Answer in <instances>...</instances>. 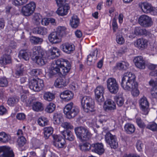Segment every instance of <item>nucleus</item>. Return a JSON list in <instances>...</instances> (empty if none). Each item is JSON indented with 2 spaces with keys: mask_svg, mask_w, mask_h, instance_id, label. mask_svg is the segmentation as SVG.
<instances>
[{
  "mask_svg": "<svg viewBox=\"0 0 157 157\" xmlns=\"http://www.w3.org/2000/svg\"><path fill=\"white\" fill-rule=\"evenodd\" d=\"M121 85L122 88L127 91H131L134 97H137L139 94L138 84L136 80V76L130 72L124 73L122 76Z\"/></svg>",
  "mask_w": 157,
  "mask_h": 157,
  "instance_id": "obj_1",
  "label": "nucleus"
},
{
  "mask_svg": "<svg viewBox=\"0 0 157 157\" xmlns=\"http://www.w3.org/2000/svg\"><path fill=\"white\" fill-rule=\"evenodd\" d=\"M71 67V65L67 60L59 59L56 60L55 63L52 65L48 71V75L52 78L58 73L63 74L66 75L68 73Z\"/></svg>",
  "mask_w": 157,
  "mask_h": 157,
  "instance_id": "obj_2",
  "label": "nucleus"
},
{
  "mask_svg": "<svg viewBox=\"0 0 157 157\" xmlns=\"http://www.w3.org/2000/svg\"><path fill=\"white\" fill-rule=\"evenodd\" d=\"M74 130L77 138L81 141H88L92 136V134L86 127H77L75 128Z\"/></svg>",
  "mask_w": 157,
  "mask_h": 157,
  "instance_id": "obj_3",
  "label": "nucleus"
},
{
  "mask_svg": "<svg viewBox=\"0 0 157 157\" xmlns=\"http://www.w3.org/2000/svg\"><path fill=\"white\" fill-rule=\"evenodd\" d=\"M79 111L78 107L74 106L73 103L72 102L67 104L63 110L64 113L66 115L68 119L75 117L78 114Z\"/></svg>",
  "mask_w": 157,
  "mask_h": 157,
  "instance_id": "obj_4",
  "label": "nucleus"
},
{
  "mask_svg": "<svg viewBox=\"0 0 157 157\" xmlns=\"http://www.w3.org/2000/svg\"><path fill=\"white\" fill-rule=\"evenodd\" d=\"M29 84L30 88L36 92L42 90L44 86L43 80L39 78L31 80Z\"/></svg>",
  "mask_w": 157,
  "mask_h": 157,
  "instance_id": "obj_5",
  "label": "nucleus"
},
{
  "mask_svg": "<svg viewBox=\"0 0 157 157\" xmlns=\"http://www.w3.org/2000/svg\"><path fill=\"white\" fill-rule=\"evenodd\" d=\"M106 83L108 89L111 93L115 94L117 93L119 86L115 78H109L107 80Z\"/></svg>",
  "mask_w": 157,
  "mask_h": 157,
  "instance_id": "obj_6",
  "label": "nucleus"
},
{
  "mask_svg": "<svg viewBox=\"0 0 157 157\" xmlns=\"http://www.w3.org/2000/svg\"><path fill=\"white\" fill-rule=\"evenodd\" d=\"M105 140L111 148L115 149L117 147V139L115 135L112 134L109 132H107L105 136Z\"/></svg>",
  "mask_w": 157,
  "mask_h": 157,
  "instance_id": "obj_7",
  "label": "nucleus"
},
{
  "mask_svg": "<svg viewBox=\"0 0 157 157\" xmlns=\"http://www.w3.org/2000/svg\"><path fill=\"white\" fill-rule=\"evenodd\" d=\"M36 7V4L33 2H31L22 7L21 13L24 16H29L33 13Z\"/></svg>",
  "mask_w": 157,
  "mask_h": 157,
  "instance_id": "obj_8",
  "label": "nucleus"
},
{
  "mask_svg": "<svg viewBox=\"0 0 157 157\" xmlns=\"http://www.w3.org/2000/svg\"><path fill=\"white\" fill-rule=\"evenodd\" d=\"M53 144L56 147L62 148L63 147L65 143V139L60 135H53Z\"/></svg>",
  "mask_w": 157,
  "mask_h": 157,
  "instance_id": "obj_9",
  "label": "nucleus"
},
{
  "mask_svg": "<svg viewBox=\"0 0 157 157\" xmlns=\"http://www.w3.org/2000/svg\"><path fill=\"white\" fill-rule=\"evenodd\" d=\"M14 154L9 147H0V157H14Z\"/></svg>",
  "mask_w": 157,
  "mask_h": 157,
  "instance_id": "obj_10",
  "label": "nucleus"
},
{
  "mask_svg": "<svg viewBox=\"0 0 157 157\" xmlns=\"http://www.w3.org/2000/svg\"><path fill=\"white\" fill-rule=\"evenodd\" d=\"M85 105L83 111L86 113H90L94 111V103L92 99L90 97L87 96Z\"/></svg>",
  "mask_w": 157,
  "mask_h": 157,
  "instance_id": "obj_11",
  "label": "nucleus"
},
{
  "mask_svg": "<svg viewBox=\"0 0 157 157\" xmlns=\"http://www.w3.org/2000/svg\"><path fill=\"white\" fill-rule=\"evenodd\" d=\"M105 89L101 86H98L95 90V94L96 99L99 102L104 101L103 94L104 93Z\"/></svg>",
  "mask_w": 157,
  "mask_h": 157,
  "instance_id": "obj_12",
  "label": "nucleus"
},
{
  "mask_svg": "<svg viewBox=\"0 0 157 157\" xmlns=\"http://www.w3.org/2000/svg\"><path fill=\"white\" fill-rule=\"evenodd\" d=\"M91 151L99 155L102 154L105 151L103 144L101 143H96L92 144Z\"/></svg>",
  "mask_w": 157,
  "mask_h": 157,
  "instance_id": "obj_13",
  "label": "nucleus"
},
{
  "mask_svg": "<svg viewBox=\"0 0 157 157\" xmlns=\"http://www.w3.org/2000/svg\"><path fill=\"white\" fill-rule=\"evenodd\" d=\"M60 48L64 52L68 54L72 53L75 49V46L73 44L67 42L63 44Z\"/></svg>",
  "mask_w": 157,
  "mask_h": 157,
  "instance_id": "obj_14",
  "label": "nucleus"
},
{
  "mask_svg": "<svg viewBox=\"0 0 157 157\" xmlns=\"http://www.w3.org/2000/svg\"><path fill=\"white\" fill-rule=\"evenodd\" d=\"M49 41L52 44H57L61 41V37L58 33L56 31L50 33L48 36Z\"/></svg>",
  "mask_w": 157,
  "mask_h": 157,
  "instance_id": "obj_15",
  "label": "nucleus"
},
{
  "mask_svg": "<svg viewBox=\"0 0 157 157\" xmlns=\"http://www.w3.org/2000/svg\"><path fill=\"white\" fill-rule=\"evenodd\" d=\"M135 47L141 50L145 48L147 46V40L144 38H139L134 42Z\"/></svg>",
  "mask_w": 157,
  "mask_h": 157,
  "instance_id": "obj_16",
  "label": "nucleus"
},
{
  "mask_svg": "<svg viewBox=\"0 0 157 157\" xmlns=\"http://www.w3.org/2000/svg\"><path fill=\"white\" fill-rule=\"evenodd\" d=\"M69 82V81L68 79H66L65 77H60L56 80L54 85L56 87L61 88L67 86Z\"/></svg>",
  "mask_w": 157,
  "mask_h": 157,
  "instance_id": "obj_17",
  "label": "nucleus"
},
{
  "mask_svg": "<svg viewBox=\"0 0 157 157\" xmlns=\"http://www.w3.org/2000/svg\"><path fill=\"white\" fill-rule=\"evenodd\" d=\"M133 61L136 67L141 69L145 68V61L141 56H138L134 58Z\"/></svg>",
  "mask_w": 157,
  "mask_h": 157,
  "instance_id": "obj_18",
  "label": "nucleus"
},
{
  "mask_svg": "<svg viewBox=\"0 0 157 157\" xmlns=\"http://www.w3.org/2000/svg\"><path fill=\"white\" fill-rule=\"evenodd\" d=\"M73 93L71 91L66 90L61 92L60 95V98L64 101H68L73 98Z\"/></svg>",
  "mask_w": 157,
  "mask_h": 157,
  "instance_id": "obj_19",
  "label": "nucleus"
},
{
  "mask_svg": "<svg viewBox=\"0 0 157 157\" xmlns=\"http://www.w3.org/2000/svg\"><path fill=\"white\" fill-rule=\"evenodd\" d=\"M43 144V143L41 141L36 138H33L31 140L30 147L33 150L40 148Z\"/></svg>",
  "mask_w": 157,
  "mask_h": 157,
  "instance_id": "obj_20",
  "label": "nucleus"
},
{
  "mask_svg": "<svg viewBox=\"0 0 157 157\" xmlns=\"http://www.w3.org/2000/svg\"><path fill=\"white\" fill-rule=\"evenodd\" d=\"M59 7L56 13L59 15L61 16L67 15L70 8L68 4L67 3H65L63 6Z\"/></svg>",
  "mask_w": 157,
  "mask_h": 157,
  "instance_id": "obj_21",
  "label": "nucleus"
},
{
  "mask_svg": "<svg viewBox=\"0 0 157 157\" xmlns=\"http://www.w3.org/2000/svg\"><path fill=\"white\" fill-rule=\"evenodd\" d=\"M30 56V53L28 50L21 49L20 51L18 56L20 59L28 61L29 60Z\"/></svg>",
  "mask_w": 157,
  "mask_h": 157,
  "instance_id": "obj_22",
  "label": "nucleus"
},
{
  "mask_svg": "<svg viewBox=\"0 0 157 157\" xmlns=\"http://www.w3.org/2000/svg\"><path fill=\"white\" fill-rule=\"evenodd\" d=\"M105 109L106 111H112L116 109L115 103L112 100L108 99L105 102Z\"/></svg>",
  "mask_w": 157,
  "mask_h": 157,
  "instance_id": "obj_23",
  "label": "nucleus"
},
{
  "mask_svg": "<svg viewBox=\"0 0 157 157\" xmlns=\"http://www.w3.org/2000/svg\"><path fill=\"white\" fill-rule=\"evenodd\" d=\"M49 58L53 59L59 56L60 55V51L57 48L52 47L49 50Z\"/></svg>",
  "mask_w": 157,
  "mask_h": 157,
  "instance_id": "obj_24",
  "label": "nucleus"
},
{
  "mask_svg": "<svg viewBox=\"0 0 157 157\" xmlns=\"http://www.w3.org/2000/svg\"><path fill=\"white\" fill-rule=\"evenodd\" d=\"M53 120L55 124L59 125L63 121V115L59 113H55L53 114Z\"/></svg>",
  "mask_w": 157,
  "mask_h": 157,
  "instance_id": "obj_25",
  "label": "nucleus"
},
{
  "mask_svg": "<svg viewBox=\"0 0 157 157\" xmlns=\"http://www.w3.org/2000/svg\"><path fill=\"white\" fill-rule=\"evenodd\" d=\"M129 66V64L128 62L122 61L121 62L116 63L114 69L116 70L125 71L128 68Z\"/></svg>",
  "mask_w": 157,
  "mask_h": 157,
  "instance_id": "obj_26",
  "label": "nucleus"
},
{
  "mask_svg": "<svg viewBox=\"0 0 157 157\" xmlns=\"http://www.w3.org/2000/svg\"><path fill=\"white\" fill-rule=\"evenodd\" d=\"M11 63V56L8 54H4L1 57L0 64L2 66H4Z\"/></svg>",
  "mask_w": 157,
  "mask_h": 157,
  "instance_id": "obj_27",
  "label": "nucleus"
},
{
  "mask_svg": "<svg viewBox=\"0 0 157 157\" xmlns=\"http://www.w3.org/2000/svg\"><path fill=\"white\" fill-rule=\"evenodd\" d=\"M124 128L125 132L128 134L133 133L136 130V128L134 125L129 123H127L125 124Z\"/></svg>",
  "mask_w": 157,
  "mask_h": 157,
  "instance_id": "obj_28",
  "label": "nucleus"
},
{
  "mask_svg": "<svg viewBox=\"0 0 157 157\" xmlns=\"http://www.w3.org/2000/svg\"><path fill=\"white\" fill-rule=\"evenodd\" d=\"M33 61L39 65L42 66L45 64L46 61L44 54L35 56L34 58H33Z\"/></svg>",
  "mask_w": 157,
  "mask_h": 157,
  "instance_id": "obj_29",
  "label": "nucleus"
},
{
  "mask_svg": "<svg viewBox=\"0 0 157 157\" xmlns=\"http://www.w3.org/2000/svg\"><path fill=\"white\" fill-rule=\"evenodd\" d=\"M79 23V20L78 17L76 15H73L70 20V25L71 27L72 28H77Z\"/></svg>",
  "mask_w": 157,
  "mask_h": 157,
  "instance_id": "obj_30",
  "label": "nucleus"
},
{
  "mask_svg": "<svg viewBox=\"0 0 157 157\" xmlns=\"http://www.w3.org/2000/svg\"><path fill=\"white\" fill-rule=\"evenodd\" d=\"M62 134L64 139H66L70 141L73 140L75 138L72 133L69 130L64 131L62 132Z\"/></svg>",
  "mask_w": 157,
  "mask_h": 157,
  "instance_id": "obj_31",
  "label": "nucleus"
},
{
  "mask_svg": "<svg viewBox=\"0 0 157 157\" xmlns=\"http://www.w3.org/2000/svg\"><path fill=\"white\" fill-rule=\"evenodd\" d=\"M21 100L23 102H24L26 106H30L32 105V103L34 100L33 98H30L28 99H27L26 94H24L21 95Z\"/></svg>",
  "mask_w": 157,
  "mask_h": 157,
  "instance_id": "obj_32",
  "label": "nucleus"
},
{
  "mask_svg": "<svg viewBox=\"0 0 157 157\" xmlns=\"http://www.w3.org/2000/svg\"><path fill=\"white\" fill-rule=\"evenodd\" d=\"M33 32L35 33L44 35L47 33L48 30L44 27H39L34 28L33 29Z\"/></svg>",
  "mask_w": 157,
  "mask_h": 157,
  "instance_id": "obj_33",
  "label": "nucleus"
},
{
  "mask_svg": "<svg viewBox=\"0 0 157 157\" xmlns=\"http://www.w3.org/2000/svg\"><path fill=\"white\" fill-rule=\"evenodd\" d=\"M33 56H35L44 54V52L40 46L34 47L32 49Z\"/></svg>",
  "mask_w": 157,
  "mask_h": 157,
  "instance_id": "obj_34",
  "label": "nucleus"
},
{
  "mask_svg": "<svg viewBox=\"0 0 157 157\" xmlns=\"http://www.w3.org/2000/svg\"><path fill=\"white\" fill-rule=\"evenodd\" d=\"M139 104L142 111L145 112L147 110V100L146 97H143L140 99Z\"/></svg>",
  "mask_w": 157,
  "mask_h": 157,
  "instance_id": "obj_35",
  "label": "nucleus"
},
{
  "mask_svg": "<svg viewBox=\"0 0 157 157\" xmlns=\"http://www.w3.org/2000/svg\"><path fill=\"white\" fill-rule=\"evenodd\" d=\"M10 139V137L8 134L4 132H0V142L5 143L8 142Z\"/></svg>",
  "mask_w": 157,
  "mask_h": 157,
  "instance_id": "obj_36",
  "label": "nucleus"
},
{
  "mask_svg": "<svg viewBox=\"0 0 157 157\" xmlns=\"http://www.w3.org/2000/svg\"><path fill=\"white\" fill-rule=\"evenodd\" d=\"M43 130L44 137L47 139L52 134L53 129L52 127H48L44 128Z\"/></svg>",
  "mask_w": 157,
  "mask_h": 157,
  "instance_id": "obj_37",
  "label": "nucleus"
},
{
  "mask_svg": "<svg viewBox=\"0 0 157 157\" xmlns=\"http://www.w3.org/2000/svg\"><path fill=\"white\" fill-rule=\"evenodd\" d=\"M139 24L143 27H147V16L145 15H142L138 19Z\"/></svg>",
  "mask_w": 157,
  "mask_h": 157,
  "instance_id": "obj_38",
  "label": "nucleus"
},
{
  "mask_svg": "<svg viewBox=\"0 0 157 157\" xmlns=\"http://www.w3.org/2000/svg\"><path fill=\"white\" fill-rule=\"evenodd\" d=\"M33 110L35 111L38 112L42 110L43 107L42 104L39 102H32V104Z\"/></svg>",
  "mask_w": 157,
  "mask_h": 157,
  "instance_id": "obj_39",
  "label": "nucleus"
},
{
  "mask_svg": "<svg viewBox=\"0 0 157 157\" xmlns=\"http://www.w3.org/2000/svg\"><path fill=\"white\" fill-rule=\"evenodd\" d=\"M114 99L119 107L122 106L124 104V99L122 96L117 95L114 97Z\"/></svg>",
  "mask_w": 157,
  "mask_h": 157,
  "instance_id": "obj_40",
  "label": "nucleus"
},
{
  "mask_svg": "<svg viewBox=\"0 0 157 157\" xmlns=\"http://www.w3.org/2000/svg\"><path fill=\"white\" fill-rule=\"evenodd\" d=\"M80 149L82 151H88L91 150V144L89 143L86 142L79 146Z\"/></svg>",
  "mask_w": 157,
  "mask_h": 157,
  "instance_id": "obj_41",
  "label": "nucleus"
},
{
  "mask_svg": "<svg viewBox=\"0 0 157 157\" xmlns=\"http://www.w3.org/2000/svg\"><path fill=\"white\" fill-rule=\"evenodd\" d=\"M43 98L44 100L48 101H51L55 98V95L53 93L47 92L44 94Z\"/></svg>",
  "mask_w": 157,
  "mask_h": 157,
  "instance_id": "obj_42",
  "label": "nucleus"
},
{
  "mask_svg": "<svg viewBox=\"0 0 157 157\" xmlns=\"http://www.w3.org/2000/svg\"><path fill=\"white\" fill-rule=\"evenodd\" d=\"M19 99L15 97H10L8 98L7 103L8 105L13 106L18 102Z\"/></svg>",
  "mask_w": 157,
  "mask_h": 157,
  "instance_id": "obj_43",
  "label": "nucleus"
},
{
  "mask_svg": "<svg viewBox=\"0 0 157 157\" xmlns=\"http://www.w3.org/2000/svg\"><path fill=\"white\" fill-rule=\"evenodd\" d=\"M56 108L55 104L52 102H51L47 106L45 109V111L48 113H52Z\"/></svg>",
  "mask_w": 157,
  "mask_h": 157,
  "instance_id": "obj_44",
  "label": "nucleus"
},
{
  "mask_svg": "<svg viewBox=\"0 0 157 157\" xmlns=\"http://www.w3.org/2000/svg\"><path fill=\"white\" fill-rule=\"evenodd\" d=\"M48 122L47 118L44 117L39 118L37 120V123L40 126L43 127L48 125Z\"/></svg>",
  "mask_w": 157,
  "mask_h": 157,
  "instance_id": "obj_45",
  "label": "nucleus"
},
{
  "mask_svg": "<svg viewBox=\"0 0 157 157\" xmlns=\"http://www.w3.org/2000/svg\"><path fill=\"white\" fill-rule=\"evenodd\" d=\"M152 15H157V7H153L151 4L148 3V12Z\"/></svg>",
  "mask_w": 157,
  "mask_h": 157,
  "instance_id": "obj_46",
  "label": "nucleus"
},
{
  "mask_svg": "<svg viewBox=\"0 0 157 157\" xmlns=\"http://www.w3.org/2000/svg\"><path fill=\"white\" fill-rule=\"evenodd\" d=\"M30 41L32 43L37 44L41 43L43 41V40L40 38L32 36L31 37Z\"/></svg>",
  "mask_w": 157,
  "mask_h": 157,
  "instance_id": "obj_47",
  "label": "nucleus"
},
{
  "mask_svg": "<svg viewBox=\"0 0 157 157\" xmlns=\"http://www.w3.org/2000/svg\"><path fill=\"white\" fill-rule=\"evenodd\" d=\"M23 67L22 66L20 65H18L15 72L16 78H18L20 76H21L23 75Z\"/></svg>",
  "mask_w": 157,
  "mask_h": 157,
  "instance_id": "obj_48",
  "label": "nucleus"
},
{
  "mask_svg": "<svg viewBox=\"0 0 157 157\" xmlns=\"http://www.w3.org/2000/svg\"><path fill=\"white\" fill-rule=\"evenodd\" d=\"M26 140L25 138L23 136L19 137L17 140V143L19 147H22L26 143Z\"/></svg>",
  "mask_w": 157,
  "mask_h": 157,
  "instance_id": "obj_49",
  "label": "nucleus"
},
{
  "mask_svg": "<svg viewBox=\"0 0 157 157\" xmlns=\"http://www.w3.org/2000/svg\"><path fill=\"white\" fill-rule=\"evenodd\" d=\"M148 129L153 132L157 131V124L154 122H150L148 124Z\"/></svg>",
  "mask_w": 157,
  "mask_h": 157,
  "instance_id": "obj_50",
  "label": "nucleus"
},
{
  "mask_svg": "<svg viewBox=\"0 0 157 157\" xmlns=\"http://www.w3.org/2000/svg\"><path fill=\"white\" fill-rule=\"evenodd\" d=\"M66 29V28L64 26H59L57 28L56 32L58 33L61 37L65 34Z\"/></svg>",
  "mask_w": 157,
  "mask_h": 157,
  "instance_id": "obj_51",
  "label": "nucleus"
},
{
  "mask_svg": "<svg viewBox=\"0 0 157 157\" xmlns=\"http://www.w3.org/2000/svg\"><path fill=\"white\" fill-rule=\"evenodd\" d=\"M8 81L7 78L3 77L0 78V86L2 87H6L8 85Z\"/></svg>",
  "mask_w": 157,
  "mask_h": 157,
  "instance_id": "obj_52",
  "label": "nucleus"
},
{
  "mask_svg": "<svg viewBox=\"0 0 157 157\" xmlns=\"http://www.w3.org/2000/svg\"><path fill=\"white\" fill-rule=\"evenodd\" d=\"M28 0H14L13 4L15 6L22 5L26 3Z\"/></svg>",
  "mask_w": 157,
  "mask_h": 157,
  "instance_id": "obj_53",
  "label": "nucleus"
},
{
  "mask_svg": "<svg viewBox=\"0 0 157 157\" xmlns=\"http://www.w3.org/2000/svg\"><path fill=\"white\" fill-rule=\"evenodd\" d=\"M61 126L62 127L66 129H73L74 128L73 126L70 123L67 122L63 123L62 122V123H61Z\"/></svg>",
  "mask_w": 157,
  "mask_h": 157,
  "instance_id": "obj_54",
  "label": "nucleus"
},
{
  "mask_svg": "<svg viewBox=\"0 0 157 157\" xmlns=\"http://www.w3.org/2000/svg\"><path fill=\"white\" fill-rule=\"evenodd\" d=\"M151 93L152 98H157V85L151 88Z\"/></svg>",
  "mask_w": 157,
  "mask_h": 157,
  "instance_id": "obj_55",
  "label": "nucleus"
},
{
  "mask_svg": "<svg viewBox=\"0 0 157 157\" xmlns=\"http://www.w3.org/2000/svg\"><path fill=\"white\" fill-rule=\"evenodd\" d=\"M41 73V70L39 68L33 69L30 72L31 75L33 76H37Z\"/></svg>",
  "mask_w": 157,
  "mask_h": 157,
  "instance_id": "obj_56",
  "label": "nucleus"
},
{
  "mask_svg": "<svg viewBox=\"0 0 157 157\" xmlns=\"http://www.w3.org/2000/svg\"><path fill=\"white\" fill-rule=\"evenodd\" d=\"M139 6L143 12L144 13H147V3L146 2H142L139 3Z\"/></svg>",
  "mask_w": 157,
  "mask_h": 157,
  "instance_id": "obj_57",
  "label": "nucleus"
},
{
  "mask_svg": "<svg viewBox=\"0 0 157 157\" xmlns=\"http://www.w3.org/2000/svg\"><path fill=\"white\" fill-rule=\"evenodd\" d=\"M87 96H83L82 95H80L79 96V99L81 103L82 107L83 110L84 108L85 105L86 100L87 98Z\"/></svg>",
  "mask_w": 157,
  "mask_h": 157,
  "instance_id": "obj_58",
  "label": "nucleus"
},
{
  "mask_svg": "<svg viewBox=\"0 0 157 157\" xmlns=\"http://www.w3.org/2000/svg\"><path fill=\"white\" fill-rule=\"evenodd\" d=\"M136 120V123L139 127L143 128H145L146 125L140 118H137Z\"/></svg>",
  "mask_w": 157,
  "mask_h": 157,
  "instance_id": "obj_59",
  "label": "nucleus"
},
{
  "mask_svg": "<svg viewBox=\"0 0 157 157\" xmlns=\"http://www.w3.org/2000/svg\"><path fill=\"white\" fill-rule=\"evenodd\" d=\"M148 41L149 42L150 48L151 50V51L153 50L154 48V44L155 42V38L154 37L152 39L151 38H148Z\"/></svg>",
  "mask_w": 157,
  "mask_h": 157,
  "instance_id": "obj_60",
  "label": "nucleus"
},
{
  "mask_svg": "<svg viewBox=\"0 0 157 157\" xmlns=\"http://www.w3.org/2000/svg\"><path fill=\"white\" fill-rule=\"evenodd\" d=\"M136 146L137 150L139 151H140L142 150L144 147V145L141 141L138 140L136 142Z\"/></svg>",
  "mask_w": 157,
  "mask_h": 157,
  "instance_id": "obj_61",
  "label": "nucleus"
},
{
  "mask_svg": "<svg viewBox=\"0 0 157 157\" xmlns=\"http://www.w3.org/2000/svg\"><path fill=\"white\" fill-rule=\"evenodd\" d=\"M116 40L117 43L120 44H124L125 41L122 36L120 35L117 36Z\"/></svg>",
  "mask_w": 157,
  "mask_h": 157,
  "instance_id": "obj_62",
  "label": "nucleus"
},
{
  "mask_svg": "<svg viewBox=\"0 0 157 157\" xmlns=\"http://www.w3.org/2000/svg\"><path fill=\"white\" fill-rule=\"evenodd\" d=\"M48 148V145H45L44 148L41 150V157H46Z\"/></svg>",
  "mask_w": 157,
  "mask_h": 157,
  "instance_id": "obj_63",
  "label": "nucleus"
},
{
  "mask_svg": "<svg viewBox=\"0 0 157 157\" xmlns=\"http://www.w3.org/2000/svg\"><path fill=\"white\" fill-rule=\"evenodd\" d=\"M127 48L125 47H123L120 49L116 52L117 54L119 56H121L122 54L126 52Z\"/></svg>",
  "mask_w": 157,
  "mask_h": 157,
  "instance_id": "obj_64",
  "label": "nucleus"
}]
</instances>
